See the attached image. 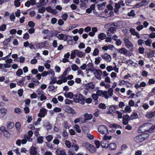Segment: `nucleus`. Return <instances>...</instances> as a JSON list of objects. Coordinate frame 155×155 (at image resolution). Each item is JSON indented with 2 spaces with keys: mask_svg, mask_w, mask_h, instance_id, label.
Segmentation results:
<instances>
[{
  "mask_svg": "<svg viewBox=\"0 0 155 155\" xmlns=\"http://www.w3.org/2000/svg\"><path fill=\"white\" fill-rule=\"evenodd\" d=\"M155 129V125H153L152 124L150 123H146L139 128V131L140 132H144L148 131L151 132L152 130Z\"/></svg>",
  "mask_w": 155,
  "mask_h": 155,
  "instance_id": "nucleus-1",
  "label": "nucleus"
},
{
  "mask_svg": "<svg viewBox=\"0 0 155 155\" xmlns=\"http://www.w3.org/2000/svg\"><path fill=\"white\" fill-rule=\"evenodd\" d=\"M73 100L75 102L82 104H84L85 103L84 97L81 94L74 95Z\"/></svg>",
  "mask_w": 155,
  "mask_h": 155,
  "instance_id": "nucleus-2",
  "label": "nucleus"
},
{
  "mask_svg": "<svg viewBox=\"0 0 155 155\" xmlns=\"http://www.w3.org/2000/svg\"><path fill=\"white\" fill-rule=\"evenodd\" d=\"M148 137V134H143L137 136L134 138V140L137 142L140 143L144 141Z\"/></svg>",
  "mask_w": 155,
  "mask_h": 155,
  "instance_id": "nucleus-3",
  "label": "nucleus"
},
{
  "mask_svg": "<svg viewBox=\"0 0 155 155\" xmlns=\"http://www.w3.org/2000/svg\"><path fill=\"white\" fill-rule=\"evenodd\" d=\"M125 46L128 48L131 51L133 50L134 45L127 38H124V39Z\"/></svg>",
  "mask_w": 155,
  "mask_h": 155,
  "instance_id": "nucleus-4",
  "label": "nucleus"
},
{
  "mask_svg": "<svg viewBox=\"0 0 155 155\" xmlns=\"http://www.w3.org/2000/svg\"><path fill=\"white\" fill-rule=\"evenodd\" d=\"M98 132L102 134H106L108 132L107 128L106 126L104 125H101L99 126L98 128Z\"/></svg>",
  "mask_w": 155,
  "mask_h": 155,
  "instance_id": "nucleus-5",
  "label": "nucleus"
},
{
  "mask_svg": "<svg viewBox=\"0 0 155 155\" xmlns=\"http://www.w3.org/2000/svg\"><path fill=\"white\" fill-rule=\"evenodd\" d=\"M57 38L60 40H63L64 41H67L68 39L71 38L69 35H67L63 34H61L57 35Z\"/></svg>",
  "mask_w": 155,
  "mask_h": 155,
  "instance_id": "nucleus-6",
  "label": "nucleus"
},
{
  "mask_svg": "<svg viewBox=\"0 0 155 155\" xmlns=\"http://www.w3.org/2000/svg\"><path fill=\"white\" fill-rule=\"evenodd\" d=\"M117 51L118 53L126 56L128 54L129 52V51L124 48L117 49Z\"/></svg>",
  "mask_w": 155,
  "mask_h": 155,
  "instance_id": "nucleus-7",
  "label": "nucleus"
},
{
  "mask_svg": "<svg viewBox=\"0 0 155 155\" xmlns=\"http://www.w3.org/2000/svg\"><path fill=\"white\" fill-rule=\"evenodd\" d=\"M48 110L45 108H42L40 109L38 116L40 117H44L47 114Z\"/></svg>",
  "mask_w": 155,
  "mask_h": 155,
  "instance_id": "nucleus-8",
  "label": "nucleus"
},
{
  "mask_svg": "<svg viewBox=\"0 0 155 155\" xmlns=\"http://www.w3.org/2000/svg\"><path fill=\"white\" fill-rule=\"evenodd\" d=\"M84 88L87 90H92L95 88L94 84L92 82H90L84 85Z\"/></svg>",
  "mask_w": 155,
  "mask_h": 155,
  "instance_id": "nucleus-9",
  "label": "nucleus"
},
{
  "mask_svg": "<svg viewBox=\"0 0 155 155\" xmlns=\"http://www.w3.org/2000/svg\"><path fill=\"white\" fill-rule=\"evenodd\" d=\"M56 154L57 155H67L65 149L60 147L57 148Z\"/></svg>",
  "mask_w": 155,
  "mask_h": 155,
  "instance_id": "nucleus-10",
  "label": "nucleus"
},
{
  "mask_svg": "<svg viewBox=\"0 0 155 155\" xmlns=\"http://www.w3.org/2000/svg\"><path fill=\"white\" fill-rule=\"evenodd\" d=\"M102 58L104 59L107 62H110L111 61V57L110 55L107 53H104L101 55Z\"/></svg>",
  "mask_w": 155,
  "mask_h": 155,
  "instance_id": "nucleus-11",
  "label": "nucleus"
},
{
  "mask_svg": "<svg viewBox=\"0 0 155 155\" xmlns=\"http://www.w3.org/2000/svg\"><path fill=\"white\" fill-rule=\"evenodd\" d=\"M117 106L115 105H111L109 107L107 113L109 114H113L117 109Z\"/></svg>",
  "mask_w": 155,
  "mask_h": 155,
  "instance_id": "nucleus-12",
  "label": "nucleus"
},
{
  "mask_svg": "<svg viewBox=\"0 0 155 155\" xmlns=\"http://www.w3.org/2000/svg\"><path fill=\"white\" fill-rule=\"evenodd\" d=\"M64 110L65 112L69 114H76V112L74 109L70 107L66 106L64 107Z\"/></svg>",
  "mask_w": 155,
  "mask_h": 155,
  "instance_id": "nucleus-13",
  "label": "nucleus"
},
{
  "mask_svg": "<svg viewBox=\"0 0 155 155\" xmlns=\"http://www.w3.org/2000/svg\"><path fill=\"white\" fill-rule=\"evenodd\" d=\"M130 32L131 34L134 36H136L137 38H140V34L136 31L135 29L134 28H132L130 29Z\"/></svg>",
  "mask_w": 155,
  "mask_h": 155,
  "instance_id": "nucleus-14",
  "label": "nucleus"
},
{
  "mask_svg": "<svg viewBox=\"0 0 155 155\" xmlns=\"http://www.w3.org/2000/svg\"><path fill=\"white\" fill-rule=\"evenodd\" d=\"M81 2L80 4V7L84 9V8H86L87 6V4L88 2V0H80Z\"/></svg>",
  "mask_w": 155,
  "mask_h": 155,
  "instance_id": "nucleus-15",
  "label": "nucleus"
},
{
  "mask_svg": "<svg viewBox=\"0 0 155 155\" xmlns=\"http://www.w3.org/2000/svg\"><path fill=\"white\" fill-rule=\"evenodd\" d=\"M46 10L48 12L51 13L53 15H56L58 12L56 9H53L51 7H48L46 8Z\"/></svg>",
  "mask_w": 155,
  "mask_h": 155,
  "instance_id": "nucleus-16",
  "label": "nucleus"
},
{
  "mask_svg": "<svg viewBox=\"0 0 155 155\" xmlns=\"http://www.w3.org/2000/svg\"><path fill=\"white\" fill-rule=\"evenodd\" d=\"M146 116L148 118H151L155 116V111L147 112Z\"/></svg>",
  "mask_w": 155,
  "mask_h": 155,
  "instance_id": "nucleus-17",
  "label": "nucleus"
},
{
  "mask_svg": "<svg viewBox=\"0 0 155 155\" xmlns=\"http://www.w3.org/2000/svg\"><path fill=\"white\" fill-rule=\"evenodd\" d=\"M123 23L122 21H118L116 23H113V25L115 27L120 29L123 27Z\"/></svg>",
  "mask_w": 155,
  "mask_h": 155,
  "instance_id": "nucleus-18",
  "label": "nucleus"
},
{
  "mask_svg": "<svg viewBox=\"0 0 155 155\" xmlns=\"http://www.w3.org/2000/svg\"><path fill=\"white\" fill-rule=\"evenodd\" d=\"M7 112V109L4 108L0 109V118L3 117Z\"/></svg>",
  "mask_w": 155,
  "mask_h": 155,
  "instance_id": "nucleus-19",
  "label": "nucleus"
},
{
  "mask_svg": "<svg viewBox=\"0 0 155 155\" xmlns=\"http://www.w3.org/2000/svg\"><path fill=\"white\" fill-rule=\"evenodd\" d=\"M130 117L127 115L124 116L123 118V123L124 125H126L128 123V120L129 119Z\"/></svg>",
  "mask_w": 155,
  "mask_h": 155,
  "instance_id": "nucleus-20",
  "label": "nucleus"
},
{
  "mask_svg": "<svg viewBox=\"0 0 155 155\" xmlns=\"http://www.w3.org/2000/svg\"><path fill=\"white\" fill-rule=\"evenodd\" d=\"M116 30V28L114 27H111L110 28L108 29V32H107L108 36H111L112 35L111 34H113Z\"/></svg>",
  "mask_w": 155,
  "mask_h": 155,
  "instance_id": "nucleus-21",
  "label": "nucleus"
},
{
  "mask_svg": "<svg viewBox=\"0 0 155 155\" xmlns=\"http://www.w3.org/2000/svg\"><path fill=\"white\" fill-rule=\"evenodd\" d=\"M38 152L36 150V148L33 146H32L30 150V153L31 155H34Z\"/></svg>",
  "mask_w": 155,
  "mask_h": 155,
  "instance_id": "nucleus-22",
  "label": "nucleus"
},
{
  "mask_svg": "<svg viewBox=\"0 0 155 155\" xmlns=\"http://www.w3.org/2000/svg\"><path fill=\"white\" fill-rule=\"evenodd\" d=\"M64 95L66 98L70 99L73 98V99L74 95L71 92H65L64 94Z\"/></svg>",
  "mask_w": 155,
  "mask_h": 155,
  "instance_id": "nucleus-23",
  "label": "nucleus"
},
{
  "mask_svg": "<svg viewBox=\"0 0 155 155\" xmlns=\"http://www.w3.org/2000/svg\"><path fill=\"white\" fill-rule=\"evenodd\" d=\"M107 147L110 150H114L116 149V145L114 143H111L108 145Z\"/></svg>",
  "mask_w": 155,
  "mask_h": 155,
  "instance_id": "nucleus-24",
  "label": "nucleus"
},
{
  "mask_svg": "<svg viewBox=\"0 0 155 155\" xmlns=\"http://www.w3.org/2000/svg\"><path fill=\"white\" fill-rule=\"evenodd\" d=\"M127 148V146L126 144H124L121 146V150L120 152L117 153L116 155H119L123 153V151L126 150Z\"/></svg>",
  "mask_w": 155,
  "mask_h": 155,
  "instance_id": "nucleus-25",
  "label": "nucleus"
},
{
  "mask_svg": "<svg viewBox=\"0 0 155 155\" xmlns=\"http://www.w3.org/2000/svg\"><path fill=\"white\" fill-rule=\"evenodd\" d=\"M100 85L101 86L104 87L106 89H108L110 88V84H106L104 81L101 82L100 84Z\"/></svg>",
  "mask_w": 155,
  "mask_h": 155,
  "instance_id": "nucleus-26",
  "label": "nucleus"
},
{
  "mask_svg": "<svg viewBox=\"0 0 155 155\" xmlns=\"http://www.w3.org/2000/svg\"><path fill=\"white\" fill-rule=\"evenodd\" d=\"M46 46V43L45 42H42L40 43H38L37 45V48L40 49H41L45 48Z\"/></svg>",
  "mask_w": 155,
  "mask_h": 155,
  "instance_id": "nucleus-27",
  "label": "nucleus"
},
{
  "mask_svg": "<svg viewBox=\"0 0 155 155\" xmlns=\"http://www.w3.org/2000/svg\"><path fill=\"white\" fill-rule=\"evenodd\" d=\"M77 53L76 55L77 56L80 58H82L83 57L85 56V53L84 52L79 51L78 50H76Z\"/></svg>",
  "mask_w": 155,
  "mask_h": 155,
  "instance_id": "nucleus-28",
  "label": "nucleus"
},
{
  "mask_svg": "<svg viewBox=\"0 0 155 155\" xmlns=\"http://www.w3.org/2000/svg\"><path fill=\"white\" fill-rule=\"evenodd\" d=\"M61 137L60 135H58L57 137H55L53 140V143L56 145H58L60 143V141L57 138L61 139Z\"/></svg>",
  "mask_w": 155,
  "mask_h": 155,
  "instance_id": "nucleus-29",
  "label": "nucleus"
},
{
  "mask_svg": "<svg viewBox=\"0 0 155 155\" xmlns=\"http://www.w3.org/2000/svg\"><path fill=\"white\" fill-rule=\"evenodd\" d=\"M87 150L91 153H94L96 151V149L95 147L93 145L91 144Z\"/></svg>",
  "mask_w": 155,
  "mask_h": 155,
  "instance_id": "nucleus-30",
  "label": "nucleus"
},
{
  "mask_svg": "<svg viewBox=\"0 0 155 155\" xmlns=\"http://www.w3.org/2000/svg\"><path fill=\"white\" fill-rule=\"evenodd\" d=\"M14 123L13 122H8L7 123V127L8 129H11L14 127Z\"/></svg>",
  "mask_w": 155,
  "mask_h": 155,
  "instance_id": "nucleus-31",
  "label": "nucleus"
},
{
  "mask_svg": "<svg viewBox=\"0 0 155 155\" xmlns=\"http://www.w3.org/2000/svg\"><path fill=\"white\" fill-rule=\"evenodd\" d=\"M16 129L17 131L20 132L21 130V124L19 122H17L15 124Z\"/></svg>",
  "mask_w": 155,
  "mask_h": 155,
  "instance_id": "nucleus-32",
  "label": "nucleus"
},
{
  "mask_svg": "<svg viewBox=\"0 0 155 155\" xmlns=\"http://www.w3.org/2000/svg\"><path fill=\"white\" fill-rule=\"evenodd\" d=\"M84 116L85 119H84V120H85L86 121L87 120H91L93 117L92 115L88 114H85L84 115Z\"/></svg>",
  "mask_w": 155,
  "mask_h": 155,
  "instance_id": "nucleus-33",
  "label": "nucleus"
},
{
  "mask_svg": "<svg viewBox=\"0 0 155 155\" xmlns=\"http://www.w3.org/2000/svg\"><path fill=\"white\" fill-rule=\"evenodd\" d=\"M71 70V68L69 67L66 69L64 72L63 73L62 75V77L66 76L67 74Z\"/></svg>",
  "mask_w": 155,
  "mask_h": 155,
  "instance_id": "nucleus-34",
  "label": "nucleus"
},
{
  "mask_svg": "<svg viewBox=\"0 0 155 155\" xmlns=\"http://www.w3.org/2000/svg\"><path fill=\"white\" fill-rule=\"evenodd\" d=\"M111 137H112L111 136H108L106 135H104L103 140L101 141V143H103L104 141L107 140H110L111 139Z\"/></svg>",
  "mask_w": 155,
  "mask_h": 155,
  "instance_id": "nucleus-35",
  "label": "nucleus"
},
{
  "mask_svg": "<svg viewBox=\"0 0 155 155\" xmlns=\"http://www.w3.org/2000/svg\"><path fill=\"white\" fill-rule=\"evenodd\" d=\"M106 38V35L104 33H101L98 35V38L101 40H103Z\"/></svg>",
  "mask_w": 155,
  "mask_h": 155,
  "instance_id": "nucleus-36",
  "label": "nucleus"
},
{
  "mask_svg": "<svg viewBox=\"0 0 155 155\" xmlns=\"http://www.w3.org/2000/svg\"><path fill=\"white\" fill-rule=\"evenodd\" d=\"M131 111V108L128 106H126L124 110V112L125 113H130Z\"/></svg>",
  "mask_w": 155,
  "mask_h": 155,
  "instance_id": "nucleus-37",
  "label": "nucleus"
},
{
  "mask_svg": "<svg viewBox=\"0 0 155 155\" xmlns=\"http://www.w3.org/2000/svg\"><path fill=\"white\" fill-rule=\"evenodd\" d=\"M43 125L45 127H47V129L48 130L50 129L51 128V127L49 123L46 121L43 122Z\"/></svg>",
  "mask_w": 155,
  "mask_h": 155,
  "instance_id": "nucleus-38",
  "label": "nucleus"
},
{
  "mask_svg": "<svg viewBox=\"0 0 155 155\" xmlns=\"http://www.w3.org/2000/svg\"><path fill=\"white\" fill-rule=\"evenodd\" d=\"M152 42V40L149 38H148L145 41V44L146 45L150 47L151 45V44Z\"/></svg>",
  "mask_w": 155,
  "mask_h": 155,
  "instance_id": "nucleus-39",
  "label": "nucleus"
},
{
  "mask_svg": "<svg viewBox=\"0 0 155 155\" xmlns=\"http://www.w3.org/2000/svg\"><path fill=\"white\" fill-rule=\"evenodd\" d=\"M43 137L42 136L38 137L37 138V142L40 144H42L44 142Z\"/></svg>",
  "mask_w": 155,
  "mask_h": 155,
  "instance_id": "nucleus-40",
  "label": "nucleus"
},
{
  "mask_svg": "<svg viewBox=\"0 0 155 155\" xmlns=\"http://www.w3.org/2000/svg\"><path fill=\"white\" fill-rule=\"evenodd\" d=\"M81 118H76L74 120V122L75 124H76L78 122H80V123H85L86 122V120H80Z\"/></svg>",
  "mask_w": 155,
  "mask_h": 155,
  "instance_id": "nucleus-41",
  "label": "nucleus"
},
{
  "mask_svg": "<svg viewBox=\"0 0 155 155\" xmlns=\"http://www.w3.org/2000/svg\"><path fill=\"white\" fill-rule=\"evenodd\" d=\"M0 68L1 71L5 73L8 71V70L6 68H4V64H0Z\"/></svg>",
  "mask_w": 155,
  "mask_h": 155,
  "instance_id": "nucleus-42",
  "label": "nucleus"
},
{
  "mask_svg": "<svg viewBox=\"0 0 155 155\" xmlns=\"http://www.w3.org/2000/svg\"><path fill=\"white\" fill-rule=\"evenodd\" d=\"M78 26V25L76 24H73L70 25L68 28L66 29V31H69L71 30Z\"/></svg>",
  "mask_w": 155,
  "mask_h": 155,
  "instance_id": "nucleus-43",
  "label": "nucleus"
},
{
  "mask_svg": "<svg viewBox=\"0 0 155 155\" xmlns=\"http://www.w3.org/2000/svg\"><path fill=\"white\" fill-rule=\"evenodd\" d=\"M74 127L77 132L78 133H80L81 132V130L80 129L79 126L78 125L75 124L74 126Z\"/></svg>",
  "mask_w": 155,
  "mask_h": 155,
  "instance_id": "nucleus-44",
  "label": "nucleus"
},
{
  "mask_svg": "<svg viewBox=\"0 0 155 155\" xmlns=\"http://www.w3.org/2000/svg\"><path fill=\"white\" fill-rule=\"evenodd\" d=\"M76 49L74 50L71 52V59H73L75 57L76 55Z\"/></svg>",
  "mask_w": 155,
  "mask_h": 155,
  "instance_id": "nucleus-45",
  "label": "nucleus"
},
{
  "mask_svg": "<svg viewBox=\"0 0 155 155\" xmlns=\"http://www.w3.org/2000/svg\"><path fill=\"white\" fill-rule=\"evenodd\" d=\"M95 59L94 63L95 64L97 65L100 63L101 60V57H99L96 58Z\"/></svg>",
  "mask_w": 155,
  "mask_h": 155,
  "instance_id": "nucleus-46",
  "label": "nucleus"
},
{
  "mask_svg": "<svg viewBox=\"0 0 155 155\" xmlns=\"http://www.w3.org/2000/svg\"><path fill=\"white\" fill-rule=\"evenodd\" d=\"M90 145V144L87 142L84 143L82 144V146L83 147L85 148L87 150L88 149Z\"/></svg>",
  "mask_w": 155,
  "mask_h": 155,
  "instance_id": "nucleus-47",
  "label": "nucleus"
},
{
  "mask_svg": "<svg viewBox=\"0 0 155 155\" xmlns=\"http://www.w3.org/2000/svg\"><path fill=\"white\" fill-rule=\"evenodd\" d=\"M66 146L68 148H70L71 147V142L68 140H66L65 142Z\"/></svg>",
  "mask_w": 155,
  "mask_h": 155,
  "instance_id": "nucleus-48",
  "label": "nucleus"
},
{
  "mask_svg": "<svg viewBox=\"0 0 155 155\" xmlns=\"http://www.w3.org/2000/svg\"><path fill=\"white\" fill-rule=\"evenodd\" d=\"M14 4L16 7H19L20 6L21 2L20 1L21 0H14Z\"/></svg>",
  "mask_w": 155,
  "mask_h": 155,
  "instance_id": "nucleus-49",
  "label": "nucleus"
},
{
  "mask_svg": "<svg viewBox=\"0 0 155 155\" xmlns=\"http://www.w3.org/2000/svg\"><path fill=\"white\" fill-rule=\"evenodd\" d=\"M127 15L128 16L134 17L135 15L134 11L131 10L129 12H128L127 14Z\"/></svg>",
  "mask_w": 155,
  "mask_h": 155,
  "instance_id": "nucleus-50",
  "label": "nucleus"
},
{
  "mask_svg": "<svg viewBox=\"0 0 155 155\" xmlns=\"http://www.w3.org/2000/svg\"><path fill=\"white\" fill-rule=\"evenodd\" d=\"M108 90L107 92L108 94L110 96H112L113 95V90L112 88H110Z\"/></svg>",
  "mask_w": 155,
  "mask_h": 155,
  "instance_id": "nucleus-51",
  "label": "nucleus"
},
{
  "mask_svg": "<svg viewBox=\"0 0 155 155\" xmlns=\"http://www.w3.org/2000/svg\"><path fill=\"white\" fill-rule=\"evenodd\" d=\"M46 140L49 142H51L53 139V137L51 135H48L45 137Z\"/></svg>",
  "mask_w": 155,
  "mask_h": 155,
  "instance_id": "nucleus-52",
  "label": "nucleus"
},
{
  "mask_svg": "<svg viewBox=\"0 0 155 155\" xmlns=\"http://www.w3.org/2000/svg\"><path fill=\"white\" fill-rule=\"evenodd\" d=\"M63 125L65 129H69L70 127V124L67 121H64L63 123Z\"/></svg>",
  "mask_w": 155,
  "mask_h": 155,
  "instance_id": "nucleus-53",
  "label": "nucleus"
},
{
  "mask_svg": "<svg viewBox=\"0 0 155 155\" xmlns=\"http://www.w3.org/2000/svg\"><path fill=\"white\" fill-rule=\"evenodd\" d=\"M23 73L22 70L21 69H18L16 72V75L17 76H20Z\"/></svg>",
  "mask_w": 155,
  "mask_h": 155,
  "instance_id": "nucleus-54",
  "label": "nucleus"
},
{
  "mask_svg": "<svg viewBox=\"0 0 155 155\" xmlns=\"http://www.w3.org/2000/svg\"><path fill=\"white\" fill-rule=\"evenodd\" d=\"M99 51L98 49L97 48H95L94 50L93 53V55L94 56L97 55L99 54Z\"/></svg>",
  "mask_w": 155,
  "mask_h": 155,
  "instance_id": "nucleus-55",
  "label": "nucleus"
},
{
  "mask_svg": "<svg viewBox=\"0 0 155 155\" xmlns=\"http://www.w3.org/2000/svg\"><path fill=\"white\" fill-rule=\"evenodd\" d=\"M95 72L94 74H97L99 76H101L102 74V71L100 69H95Z\"/></svg>",
  "mask_w": 155,
  "mask_h": 155,
  "instance_id": "nucleus-56",
  "label": "nucleus"
},
{
  "mask_svg": "<svg viewBox=\"0 0 155 155\" xmlns=\"http://www.w3.org/2000/svg\"><path fill=\"white\" fill-rule=\"evenodd\" d=\"M72 69L74 71H75L78 70V67L76 64H73L71 66Z\"/></svg>",
  "mask_w": 155,
  "mask_h": 155,
  "instance_id": "nucleus-57",
  "label": "nucleus"
},
{
  "mask_svg": "<svg viewBox=\"0 0 155 155\" xmlns=\"http://www.w3.org/2000/svg\"><path fill=\"white\" fill-rule=\"evenodd\" d=\"M40 98L41 101H43L47 99V97L45 95L44 93H43L40 95Z\"/></svg>",
  "mask_w": 155,
  "mask_h": 155,
  "instance_id": "nucleus-58",
  "label": "nucleus"
},
{
  "mask_svg": "<svg viewBox=\"0 0 155 155\" xmlns=\"http://www.w3.org/2000/svg\"><path fill=\"white\" fill-rule=\"evenodd\" d=\"M46 9L45 7H42L38 9V12L41 13H43L45 11Z\"/></svg>",
  "mask_w": 155,
  "mask_h": 155,
  "instance_id": "nucleus-59",
  "label": "nucleus"
},
{
  "mask_svg": "<svg viewBox=\"0 0 155 155\" xmlns=\"http://www.w3.org/2000/svg\"><path fill=\"white\" fill-rule=\"evenodd\" d=\"M104 81L107 83V84H110L111 83L110 78L108 76L106 77Z\"/></svg>",
  "mask_w": 155,
  "mask_h": 155,
  "instance_id": "nucleus-60",
  "label": "nucleus"
},
{
  "mask_svg": "<svg viewBox=\"0 0 155 155\" xmlns=\"http://www.w3.org/2000/svg\"><path fill=\"white\" fill-rule=\"evenodd\" d=\"M54 70L56 72L60 73L61 71V68L59 66H56L55 67Z\"/></svg>",
  "mask_w": 155,
  "mask_h": 155,
  "instance_id": "nucleus-61",
  "label": "nucleus"
},
{
  "mask_svg": "<svg viewBox=\"0 0 155 155\" xmlns=\"http://www.w3.org/2000/svg\"><path fill=\"white\" fill-rule=\"evenodd\" d=\"M141 6H145L147 5L148 3V2L145 0H143L142 1L140 2Z\"/></svg>",
  "mask_w": 155,
  "mask_h": 155,
  "instance_id": "nucleus-62",
  "label": "nucleus"
},
{
  "mask_svg": "<svg viewBox=\"0 0 155 155\" xmlns=\"http://www.w3.org/2000/svg\"><path fill=\"white\" fill-rule=\"evenodd\" d=\"M125 63L128 64L129 65H132L133 64V62L130 60H127L125 61Z\"/></svg>",
  "mask_w": 155,
  "mask_h": 155,
  "instance_id": "nucleus-63",
  "label": "nucleus"
},
{
  "mask_svg": "<svg viewBox=\"0 0 155 155\" xmlns=\"http://www.w3.org/2000/svg\"><path fill=\"white\" fill-rule=\"evenodd\" d=\"M14 111L15 113L18 114H21V109L17 107H16Z\"/></svg>",
  "mask_w": 155,
  "mask_h": 155,
  "instance_id": "nucleus-64",
  "label": "nucleus"
}]
</instances>
